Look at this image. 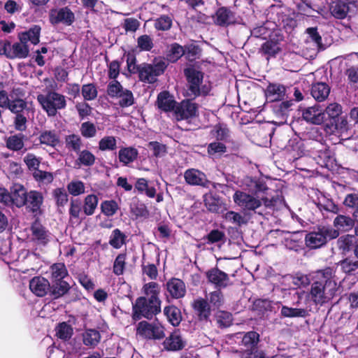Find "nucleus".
<instances>
[{"label": "nucleus", "instance_id": "nucleus-1", "mask_svg": "<svg viewBox=\"0 0 358 358\" xmlns=\"http://www.w3.org/2000/svg\"><path fill=\"white\" fill-rule=\"evenodd\" d=\"M144 296L136 298L132 303L131 318L138 321L142 318L152 320L161 313L162 301L159 299L160 287L157 282L145 283L142 288Z\"/></svg>", "mask_w": 358, "mask_h": 358}, {"label": "nucleus", "instance_id": "nucleus-2", "mask_svg": "<svg viewBox=\"0 0 358 358\" xmlns=\"http://www.w3.org/2000/svg\"><path fill=\"white\" fill-rule=\"evenodd\" d=\"M334 277L335 271L330 266L315 271L313 282L308 293L314 304L322 306L336 296L338 285Z\"/></svg>", "mask_w": 358, "mask_h": 358}, {"label": "nucleus", "instance_id": "nucleus-3", "mask_svg": "<svg viewBox=\"0 0 358 358\" xmlns=\"http://www.w3.org/2000/svg\"><path fill=\"white\" fill-rule=\"evenodd\" d=\"M233 200L245 214L255 213L260 215H263V211L260 210L263 205L266 208L273 209L281 201L280 196L278 194L271 197L259 196L250 194L241 190H236L234 192Z\"/></svg>", "mask_w": 358, "mask_h": 358}, {"label": "nucleus", "instance_id": "nucleus-4", "mask_svg": "<svg viewBox=\"0 0 358 358\" xmlns=\"http://www.w3.org/2000/svg\"><path fill=\"white\" fill-rule=\"evenodd\" d=\"M37 101L49 117L55 116L58 110L64 109L66 106L65 96L52 90L38 94Z\"/></svg>", "mask_w": 358, "mask_h": 358}, {"label": "nucleus", "instance_id": "nucleus-5", "mask_svg": "<svg viewBox=\"0 0 358 358\" xmlns=\"http://www.w3.org/2000/svg\"><path fill=\"white\" fill-rule=\"evenodd\" d=\"M339 234L330 226H319L316 230L306 235V245L310 249H317L326 245L331 240L337 238Z\"/></svg>", "mask_w": 358, "mask_h": 358}, {"label": "nucleus", "instance_id": "nucleus-6", "mask_svg": "<svg viewBox=\"0 0 358 358\" xmlns=\"http://www.w3.org/2000/svg\"><path fill=\"white\" fill-rule=\"evenodd\" d=\"M184 76L188 85L187 94L189 96H192V99H194L201 95L208 94V90H204L205 86L201 87L204 78L203 72L194 65H190L184 69Z\"/></svg>", "mask_w": 358, "mask_h": 358}, {"label": "nucleus", "instance_id": "nucleus-7", "mask_svg": "<svg viewBox=\"0 0 358 358\" xmlns=\"http://www.w3.org/2000/svg\"><path fill=\"white\" fill-rule=\"evenodd\" d=\"M169 64L164 59H154L153 64L143 62L137 71L140 81L153 84L157 81V78L163 75L168 67Z\"/></svg>", "mask_w": 358, "mask_h": 358}, {"label": "nucleus", "instance_id": "nucleus-8", "mask_svg": "<svg viewBox=\"0 0 358 358\" xmlns=\"http://www.w3.org/2000/svg\"><path fill=\"white\" fill-rule=\"evenodd\" d=\"M234 336L236 339L241 340L238 345L247 355H252L259 352L257 345L259 342V334L257 331L238 332L234 334Z\"/></svg>", "mask_w": 358, "mask_h": 358}, {"label": "nucleus", "instance_id": "nucleus-9", "mask_svg": "<svg viewBox=\"0 0 358 358\" xmlns=\"http://www.w3.org/2000/svg\"><path fill=\"white\" fill-rule=\"evenodd\" d=\"M136 333L147 340H160L165 337L164 328L159 324H152L147 321L138 322Z\"/></svg>", "mask_w": 358, "mask_h": 358}, {"label": "nucleus", "instance_id": "nucleus-10", "mask_svg": "<svg viewBox=\"0 0 358 358\" xmlns=\"http://www.w3.org/2000/svg\"><path fill=\"white\" fill-rule=\"evenodd\" d=\"M31 241L36 245L46 246L50 241V232L37 217L30 226Z\"/></svg>", "mask_w": 358, "mask_h": 358}, {"label": "nucleus", "instance_id": "nucleus-11", "mask_svg": "<svg viewBox=\"0 0 358 358\" xmlns=\"http://www.w3.org/2000/svg\"><path fill=\"white\" fill-rule=\"evenodd\" d=\"M74 13L68 7L52 8L49 12V22L52 25L63 24L71 26L75 22Z\"/></svg>", "mask_w": 358, "mask_h": 358}, {"label": "nucleus", "instance_id": "nucleus-12", "mask_svg": "<svg viewBox=\"0 0 358 358\" xmlns=\"http://www.w3.org/2000/svg\"><path fill=\"white\" fill-rule=\"evenodd\" d=\"M215 24L227 27L229 25L235 24L238 22V17L233 12L230 8L222 6L217 8L214 15H213Z\"/></svg>", "mask_w": 358, "mask_h": 358}, {"label": "nucleus", "instance_id": "nucleus-13", "mask_svg": "<svg viewBox=\"0 0 358 358\" xmlns=\"http://www.w3.org/2000/svg\"><path fill=\"white\" fill-rule=\"evenodd\" d=\"M199 106L191 99H187L177 104L175 115L178 120L194 117L198 114Z\"/></svg>", "mask_w": 358, "mask_h": 358}, {"label": "nucleus", "instance_id": "nucleus-14", "mask_svg": "<svg viewBox=\"0 0 358 358\" xmlns=\"http://www.w3.org/2000/svg\"><path fill=\"white\" fill-rule=\"evenodd\" d=\"M208 281L214 285L217 289L228 287L230 283L229 275L217 267L212 268L206 273Z\"/></svg>", "mask_w": 358, "mask_h": 358}, {"label": "nucleus", "instance_id": "nucleus-15", "mask_svg": "<svg viewBox=\"0 0 358 358\" xmlns=\"http://www.w3.org/2000/svg\"><path fill=\"white\" fill-rule=\"evenodd\" d=\"M357 6V1L346 0H334L329 4V12L336 19L343 20L347 17L350 11V5Z\"/></svg>", "mask_w": 358, "mask_h": 358}, {"label": "nucleus", "instance_id": "nucleus-16", "mask_svg": "<svg viewBox=\"0 0 358 358\" xmlns=\"http://www.w3.org/2000/svg\"><path fill=\"white\" fill-rule=\"evenodd\" d=\"M191 306L199 321L206 322L210 320L212 308L207 299L199 297L193 301Z\"/></svg>", "mask_w": 358, "mask_h": 358}, {"label": "nucleus", "instance_id": "nucleus-17", "mask_svg": "<svg viewBox=\"0 0 358 358\" xmlns=\"http://www.w3.org/2000/svg\"><path fill=\"white\" fill-rule=\"evenodd\" d=\"M302 117L307 122L317 125L322 124L325 120L324 110L318 104L303 109Z\"/></svg>", "mask_w": 358, "mask_h": 358}, {"label": "nucleus", "instance_id": "nucleus-18", "mask_svg": "<svg viewBox=\"0 0 358 358\" xmlns=\"http://www.w3.org/2000/svg\"><path fill=\"white\" fill-rule=\"evenodd\" d=\"M184 178L188 185L193 186L208 187L210 183L204 173L195 169L186 170L184 173Z\"/></svg>", "mask_w": 358, "mask_h": 358}, {"label": "nucleus", "instance_id": "nucleus-19", "mask_svg": "<svg viewBox=\"0 0 358 358\" xmlns=\"http://www.w3.org/2000/svg\"><path fill=\"white\" fill-rule=\"evenodd\" d=\"M155 104L163 112L173 111L175 113L178 103L169 91L164 90L157 94Z\"/></svg>", "mask_w": 358, "mask_h": 358}, {"label": "nucleus", "instance_id": "nucleus-20", "mask_svg": "<svg viewBox=\"0 0 358 358\" xmlns=\"http://www.w3.org/2000/svg\"><path fill=\"white\" fill-rule=\"evenodd\" d=\"M165 287L172 299H179L186 294V286L181 279L171 278L166 282Z\"/></svg>", "mask_w": 358, "mask_h": 358}, {"label": "nucleus", "instance_id": "nucleus-21", "mask_svg": "<svg viewBox=\"0 0 358 358\" xmlns=\"http://www.w3.org/2000/svg\"><path fill=\"white\" fill-rule=\"evenodd\" d=\"M43 202V196L42 194L38 191H30L27 196V201L24 206L29 212L34 214V217L41 214V207Z\"/></svg>", "mask_w": 358, "mask_h": 358}, {"label": "nucleus", "instance_id": "nucleus-22", "mask_svg": "<svg viewBox=\"0 0 358 358\" xmlns=\"http://www.w3.org/2000/svg\"><path fill=\"white\" fill-rule=\"evenodd\" d=\"M50 281L41 275L34 276L29 281V289L36 296L43 297L50 294Z\"/></svg>", "mask_w": 358, "mask_h": 358}, {"label": "nucleus", "instance_id": "nucleus-23", "mask_svg": "<svg viewBox=\"0 0 358 358\" xmlns=\"http://www.w3.org/2000/svg\"><path fill=\"white\" fill-rule=\"evenodd\" d=\"M38 139L40 144L53 148L60 143L59 134L55 129L41 130L38 134Z\"/></svg>", "mask_w": 358, "mask_h": 358}, {"label": "nucleus", "instance_id": "nucleus-24", "mask_svg": "<svg viewBox=\"0 0 358 358\" xmlns=\"http://www.w3.org/2000/svg\"><path fill=\"white\" fill-rule=\"evenodd\" d=\"M71 287L65 280H52L50 282V296L53 299H58L68 294Z\"/></svg>", "mask_w": 358, "mask_h": 358}, {"label": "nucleus", "instance_id": "nucleus-25", "mask_svg": "<svg viewBox=\"0 0 358 358\" xmlns=\"http://www.w3.org/2000/svg\"><path fill=\"white\" fill-rule=\"evenodd\" d=\"M163 345L167 351H178L185 346V342L182 340L178 331L171 333L163 342Z\"/></svg>", "mask_w": 358, "mask_h": 358}, {"label": "nucleus", "instance_id": "nucleus-26", "mask_svg": "<svg viewBox=\"0 0 358 358\" xmlns=\"http://www.w3.org/2000/svg\"><path fill=\"white\" fill-rule=\"evenodd\" d=\"M204 204L207 209L214 213L224 214L227 210V206L218 196L210 195L204 199Z\"/></svg>", "mask_w": 358, "mask_h": 358}, {"label": "nucleus", "instance_id": "nucleus-27", "mask_svg": "<svg viewBox=\"0 0 358 358\" xmlns=\"http://www.w3.org/2000/svg\"><path fill=\"white\" fill-rule=\"evenodd\" d=\"M285 93V86L280 83H270L265 90V94L271 102L284 99Z\"/></svg>", "mask_w": 358, "mask_h": 358}, {"label": "nucleus", "instance_id": "nucleus-28", "mask_svg": "<svg viewBox=\"0 0 358 358\" xmlns=\"http://www.w3.org/2000/svg\"><path fill=\"white\" fill-rule=\"evenodd\" d=\"M27 194L23 185L14 184L10 188V201L18 208L22 207L26 203Z\"/></svg>", "mask_w": 358, "mask_h": 358}, {"label": "nucleus", "instance_id": "nucleus-29", "mask_svg": "<svg viewBox=\"0 0 358 358\" xmlns=\"http://www.w3.org/2000/svg\"><path fill=\"white\" fill-rule=\"evenodd\" d=\"M333 225L334 230H337L340 234L341 232H348L351 229H355L354 217L349 215L338 214L334 220Z\"/></svg>", "mask_w": 358, "mask_h": 358}, {"label": "nucleus", "instance_id": "nucleus-30", "mask_svg": "<svg viewBox=\"0 0 358 358\" xmlns=\"http://www.w3.org/2000/svg\"><path fill=\"white\" fill-rule=\"evenodd\" d=\"M138 154L134 147H123L118 151V159L123 166H129L137 159Z\"/></svg>", "mask_w": 358, "mask_h": 358}, {"label": "nucleus", "instance_id": "nucleus-31", "mask_svg": "<svg viewBox=\"0 0 358 358\" xmlns=\"http://www.w3.org/2000/svg\"><path fill=\"white\" fill-rule=\"evenodd\" d=\"M310 93L316 101H322L328 97L330 87L325 83H317L312 85Z\"/></svg>", "mask_w": 358, "mask_h": 358}, {"label": "nucleus", "instance_id": "nucleus-32", "mask_svg": "<svg viewBox=\"0 0 358 358\" xmlns=\"http://www.w3.org/2000/svg\"><path fill=\"white\" fill-rule=\"evenodd\" d=\"M164 314L166 317L168 321L173 327H178L182 321V317L181 310L174 305L165 306L164 308Z\"/></svg>", "mask_w": 358, "mask_h": 358}, {"label": "nucleus", "instance_id": "nucleus-33", "mask_svg": "<svg viewBox=\"0 0 358 358\" xmlns=\"http://www.w3.org/2000/svg\"><path fill=\"white\" fill-rule=\"evenodd\" d=\"M70 220H76L81 221L85 217L83 215V201L79 198H71L70 200V206L69 209Z\"/></svg>", "mask_w": 358, "mask_h": 358}, {"label": "nucleus", "instance_id": "nucleus-34", "mask_svg": "<svg viewBox=\"0 0 358 358\" xmlns=\"http://www.w3.org/2000/svg\"><path fill=\"white\" fill-rule=\"evenodd\" d=\"M41 28L39 25H34L28 31L20 35V40L22 43L30 41L32 44L36 45L40 41V34Z\"/></svg>", "mask_w": 358, "mask_h": 358}, {"label": "nucleus", "instance_id": "nucleus-35", "mask_svg": "<svg viewBox=\"0 0 358 358\" xmlns=\"http://www.w3.org/2000/svg\"><path fill=\"white\" fill-rule=\"evenodd\" d=\"M50 281L64 280L69 276V271L66 265L62 262L55 263L50 267Z\"/></svg>", "mask_w": 358, "mask_h": 358}, {"label": "nucleus", "instance_id": "nucleus-36", "mask_svg": "<svg viewBox=\"0 0 358 358\" xmlns=\"http://www.w3.org/2000/svg\"><path fill=\"white\" fill-rule=\"evenodd\" d=\"M99 203V198L95 194H89L85 196L83 201V215L85 216H90L94 215L97 208Z\"/></svg>", "mask_w": 358, "mask_h": 358}, {"label": "nucleus", "instance_id": "nucleus-37", "mask_svg": "<svg viewBox=\"0 0 358 358\" xmlns=\"http://www.w3.org/2000/svg\"><path fill=\"white\" fill-rule=\"evenodd\" d=\"M184 55L183 46L178 43H173L170 45L169 50L166 54V58L169 62L176 63Z\"/></svg>", "mask_w": 358, "mask_h": 358}, {"label": "nucleus", "instance_id": "nucleus-38", "mask_svg": "<svg viewBox=\"0 0 358 358\" xmlns=\"http://www.w3.org/2000/svg\"><path fill=\"white\" fill-rule=\"evenodd\" d=\"M25 136L21 133L11 135L6 140V148L12 151H20L24 145Z\"/></svg>", "mask_w": 358, "mask_h": 358}, {"label": "nucleus", "instance_id": "nucleus-39", "mask_svg": "<svg viewBox=\"0 0 358 358\" xmlns=\"http://www.w3.org/2000/svg\"><path fill=\"white\" fill-rule=\"evenodd\" d=\"M101 340V334L99 331L94 329H86L83 334L84 345L89 347L96 346Z\"/></svg>", "mask_w": 358, "mask_h": 358}, {"label": "nucleus", "instance_id": "nucleus-40", "mask_svg": "<svg viewBox=\"0 0 358 358\" xmlns=\"http://www.w3.org/2000/svg\"><path fill=\"white\" fill-rule=\"evenodd\" d=\"M65 146L69 151H73L76 153L81 150L83 146V140L81 137L76 134H71L65 136Z\"/></svg>", "mask_w": 358, "mask_h": 358}, {"label": "nucleus", "instance_id": "nucleus-41", "mask_svg": "<svg viewBox=\"0 0 358 358\" xmlns=\"http://www.w3.org/2000/svg\"><path fill=\"white\" fill-rule=\"evenodd\" d=\"M280 315L283 317H303L305 318L309 315L308 311L306 308H292L287 306H282L280 310Z\"/></svg>", "mask_w": 358, "mask_h": 358}, {"label": "nucleus", "instance_id": "nucleus-42", "mask_svg": "<svg viewBox=\"0 0 358 358\" xmlns=\"http://www.w3.org/2000/svg\"><path fill=\"white\" fill-rule=\"evenodd\" d=\"M173 26V16L169 15H161L154 20V28L157 31H167Z\"/></svg>", "mask_w": 358, "mask_h": 358}, {"label": "nucleus", "instance_id": "nucleus-43", "mask_svg": "<svg viewBox=\"0 0 358 358\" xmlns=\"http://www.w3.org/2000/svg\"><path fill=\"white\" fill-rule=\"evenodd\" d=\"M223 218L228 222L234 224L235 227H241L248 223L247 220L241 213L233 210L224 212Z\"/></svg>", "mask_w": 358, "mask_h": 358}, {"label": "nucleus", "instance_id": "nucleus-44", "mask_svg": "<svg viewBox=\"0 0 358 358\" xmlns=\"http://www.w3.org/2000/svg\"><path fill=\"white\" fill-rule=\"evenodd\" d=\"M135 188L141 193H145L149 198H154L157 190L154 186H149L148 180L144 178H138L135 184Z\"/></svg>", "mask_w": 358, "mask_h": 358}, {"label": "nucleus", "instance_id": "nucleus-45", "mask_svg": "<svg viewBox=\"0 0 358 358\" xmlns=\"http://www.w3.org/2000/svg\"><path fill=\"white\" fill-rule=\"evenodd\" d=\"M130 212L136 219L139 217L146 218L149 216V210L147 206L138 199L134 201L130 204Z\"/></svg>", "mask_w": 358, "mask_h": 358}, {"label": "nucleus", "instance_id": "nucleus-46", "mask_svg": "<svg viewBox=\"0 0 358 358\" xmlns=\"http://www.w3.org/2000/svg\"><path fill=\"white\" fill-rule=\"evenodd\" d=\"M55 331L56 336L64 341H69L73 334V327L66 322L59 323L55 328Z\"/></svg>", "mask_w": 358, "mask_h": 358}, {"label": "nucleus", "instance_id": "nucleus-47", "mask_svg": "<svg viewBox=\"0 0 358 358\" xmlns=\"http://www.w3.org/2000/svg\"><path fill=\"white\" fill-rule=\"evenodd\" d=\"M78 159L76 162L79 165L85 166H92L94 164L96 161L95 155L88 150H80L76 153Z\"/></svg>", "mask_w": 358, "mask_h": 358}, {"label": "nucleus", "instance_id": "nucleus-48", "mask_svg": "<svg viewBox=\"0 0 358 358\" xmlns=\"http://www.w3.org/2000/svg\"><path fill=\"white\" fill-rule=\"evenodd\" d=\"M124 57H126L127 68L129 73L131 74H136L140 64H137L136 52L134 49L128 52H124Z\"/></svg>", "mask_w": 358, "mask_h": 358}, {"label": "nucleus", "instance_id": "nucleus-49", "mask_svg": "<svg viewBox=\"0 0 358 358\" xmlns=\"http://www.w3.org/2000/svg\"><path fill=\"white\" fill-rule=\"evenodd\" d=\"M127 236L119 229H115L112 231L110 236L109 244L115 249L120 248L126 244Z\"/></svg>", "mask_w": 358, "mask_h": 358}, {"label": "nucleus", "instance_id": "nucleus-50", "mask_svg": "<svg viewBox=\"0 0 358 358\" xmlns=\"http://www.w3.org/2000/svg\"><path fill=\"white\" fill-rule=\"evenodd\" d=\"M210 134L217 141L220 142L226 141L229 137V129L220 123L213 127Z\"/></svg>", "mask_w": 358, "mask_h": 358}, {"label": "nucleus", "instance_id": "nucleus-51", "mask_svg": "<svg viewBox=\"0 0 358 358\" xmlns=\"http://www.w3.org/2000/svg\"><path fill=\"white\" fill-rule=\"evenodd\" d=\"M338 264L341 266V271L345 274L350 275L358 269V260L351 257H346L341 260Z\"/></svg>", "mask_w": 358, "mask_h": 358}, {"label": "nucleus", "instance_id": "nucleus-52", "mask_svg": "<svg viewBox=\"0 0 358 358\" xmlns=\"http://www.w3.org/2000/svg\"><path fill=\"white\" fill-rule=\"evenodd\" d=\"M117 98L119 99L118 105L122 108L131 106L135 103L134 94L132 92L128 89L124 88Z\"/></svg>", "mask_w": 358, "mask_h": 358}, {"label": "nucleus", "instance_id": "nucleus-53", "mask_svg": "<svg viewBox=\"0 0 358 358\" xmlns=\"http://www.w3.org/2000/svg\"><path fill=\"white\" fill-rule=\"evenodd\" d=\"M208 296V303L213 310L219 309L223 306L224 303V298L220 289H217L210 292Z\"/></svg>", "mask_w": 358, "mask_h": 358}, {"label": "nucleus", "instance_id": "nucleus-54", "mask_svg": "<svg viewBox=\"0 0 358 358\" xmlns=\"http://www.w3.org/2000/svg\"><path fill=\"white\" fill-rule=\"evenodd\" d=\"M101 211L107 217H112L119 210V206L115 200H106L101 203Z\"/></svg>", "mask_w": 358, "mask_h": 358}, {"label": "nucleus", "instance_id": "nucleus-55", "mask_svg": "<svg viewBox=\"0 0 358 358\" xmlns=\"http://www.w3.org/2000/svg\"><path fill=\"white\" fill-rule=\"evenodd\" d=\"M126 259V252L120 253L116 257L113 266V272L115 275L117 276L123 275L127 264Z\"/></svg>", "mask_w": 358, "mask_h": 358}, {"label": "nucleus", "instance_id": "nucleus-56", "mask_svg": "<svg viewBox=\"0 0 358 358\" xmlns=\"http://www.w3.org/2000/svg\"><path fill=\"white\" fill-rule=\"evenodd\" d=\"M343 203L348 209L350 210L352 215L358 213V193L348 194Z\"/></svg>", "mask_w": 358, "mask_h": 358}, {"label": "nucleus", "instance_id": "nucleus-57", "mask_svg": "<svg viewBox=\"0 0 358 358\" xmlns=\"http://www.w3.org/2000/svg\"><path fill=\"white\" fill-rule=\"evenodd\" d=\"M262 50L264 55L274 57L281 50V48L277 41L270 39L262 44Z\"/></svg>", "mask_w": 358, "mask_h": 358}, {"label": "nucleus", "instance_id": "nucleus-58", "mask_svg": "<svg viewBox=\"0 0 358 358\" xmlns=\"http://www.w3.org/2000/svg\"><path fill=\"white\" fill-rule=\"evenodd\" d=\"M202 239L207 244H214L224 241L225 234L220 229H213L206 236H203Z\"/></svg>", "mask_w": 358, "mask_h": 358}, {"label": "nucleus", "instance_id": "nucleus-59", "mask_svg": "<svg viewBox=\"0 0 358 358\" xmlns=\"http://www.w3.org/2000/svg\"><path fill=\"white\" fill-rule=\"evenodd\" d=\"M6 109L12 113L19 114L27 110V103L24 99H10Z\"/></svg>", "mask_w": 358, "mask_h": 358}, {"label": "nucleus", "instance_id": "nucleus-60", "mask_svg": "<svg viewBox=\"0 0 358 358\" xmlns=\"http://www.w3.org/2000/svg\"><path fill=\"white\" fill-rule=\"evenodd\" d=\"M227 152V147L220 141H215L208 145L207 152L210 157H215L222 155Z\"/></svg>", "mask_w": 358, "mask_h": 358}, {"label": "nucleus", "instance_id": "nucleus-61", "mask_svg": "<svg viewBox=\"0 0 358 358\" xmlns=\"http://www.w3.org/2000/svg\"><path fill=\"white\" fill-rule=\"evenodd\" d=\"M116 148L117 141L115 136H104L99 142V149L101 151L115 150Z\"/></svg>", "mask_w": 358, "mask_h": 358}, {"label": "nucleus", "instance_id": "nucleus-62", "mask_svg": "<svg viewBox=\"0 0 358 358\" xmlns=\"http://www.w3.org/2000/svg\"><path fill=\"white\" fill-rule=\"evenodd\" d=\"M137 47L141 51L149 52L154 47L153 40L149 35H141L137 38Z\"/></svg>", "mask_w": 358, "mask_h": 358}, {"label": "nucleus", "instance_id": "nucleus-63", "mask_svg": "<svg viewBox=\"0 0 358 358\" xmlns=\"http://www.w3.org/2000/svg\"><path fill=\"white\" fill-rule=\"evenodd\" d=\"M83 99L86 101H92L97 96V89L94 83L83 85L81 90Z\"/></svg>", "mask_w": 358, "mask_h": 358}, {"label": "nucleus", "instance_id": "nucleus-64", "mask_svg": "<svg viewBox=\"0 0 358 358\" xmlns=\"http://www.w3.org/2000/svg\"><path fill=\"white\" fill-rule=\"evenodd\" d=\"M80 131L81 135L85 138L94 137L97 131L95 124L90 121L83 122Z\"/></svg>", "mask_w": 358, "mask_h": 358}]
</instances>
